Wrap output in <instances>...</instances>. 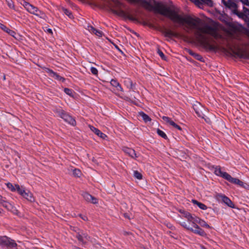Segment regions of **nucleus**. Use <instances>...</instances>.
Wrapping results in <instances>:
<instances>
[{
    "instance_id": "obj_5",
    "label": "nucleus",
    "mask_w": 249,
    "mask_h": 249,
    "mask_svg": "<svg viewBox=\"0 0 249 249\" xmlns=\"http://www.w3.org/2000/svg\"><path fill=\"white\" fill-rule=\"evenodd\" d=\"M60 116L65 122L70 124L72 125H76L75 120L69 114H68L64 110H61L60 113Z\"/></svg>"
},
{
    "instance_id": "obj_28",
    "label": "nucleus",
    "mask_w": 249,
    "mask_h": 249,
    "mask_svg": "<svg viewBox=\"0 0 249 249\" xmlns=\"http://www.w3.org/2000/svg\"><path fill=\"white\" fill-rule=\"evenodd\" d=\"M81 174V171L78 169H74L73 170V174L75 177H79Z\"/></svg>"
},
{
    "instance_id": "obj_47",
    "label": "nucleus",
    "mask_w": 249,
    "mask_h": 249,
    "mask_svg": "<svg viewBox=\"0 0 249 249\" xmlns=\"http://www.w3.org/2000/svg\"><path fill=\"white\" fill-rule=\"evenodd\" d=\"M168 124H169L173 126L175 123L171 120Z\"/></svg>"
},
{
    "instance_id": "obj_23",
    "label": "nucleus",
    "mask_w": 249,
    "mask_h": 249,
    "mask_svg": "<svg viewBox=\"0 0 249 249\" xmlns=\"http://www.w3.org/2000/svg\"><path fill=\"white\" fill-rule=\"evenodd\" d=\"M140 116L142 117V119L146 123L148 122H150L151 120V118L149 117V116L147 115V114H146L145 113H144L143 112H141L140 113Z\"/></svg>"
},
{
    "instance_id": "obj_31",
    "label": "nucleus",
    "mask_w": 249,
    "mask_h": 249,
    "mask_svg": "<svg viewBox=\"0 0 249 249\" xmlns=\"http://www.w3.org/2000/svg\"><path fill=\"white\" fill-rule=\"evenodd\" d=\"M90 71L93 75H97L98 74V71L97 69L95 67H91L90 68Z\"/></svg>"
},
{
    "instance_id": "obj_12",
    "label": "nucleus",
    "mask_w": 249,
    "mask_h": 249,
    "mask_svg": "<svg viewBox=\"0 0 249 249\" xmlns=\"http://www.w3.org/2000/svg\"><path fill=\"white\" fill-rule=\"evenodd\" d=\"M221 2L226 7L236 11L237 8V5L232 0H228V1L222 0Z\"/></svg>"
},
{
    "instance_id": "obj_10",
    "label": "nucleus",
    "mask_w": 249,
    "mask_h": 249,
    "mask_svg": "<svg viewBox=\"0 0 249 249\" xmlns=\"http://www.w3.org/2000/svg\"><path fill=\"white\" fill-rule=\"evenodd\" d=\"M162 33L165 37L169 38H172L173 37L178 38L180 36V35L179 33L174 32L170 29H165L163 31Z\"/></svg>"
},
{
    "instance_id": "obj_36",
    "label": "nucleus",
    "mask_w": 249,
    "mask_h": 249,
    "mask_svg": "<svg viewBox=\"0 0 249 249\" xmlns=\"http://www.w3.org/2000/svg\"><path fill=\"white\" fill-rule=\"evenodd\" d=\"M88 30L92 33H94V32L96 31V29L94 28L93 27H92V26H88Z\"/></svg>"
},
{
    "instance_id": "obj_40",
    "label": "nucleus",
    "mask_w": 249,
    "mask_h": 249,
    "mask_svg": "<svg viewBox=\"0 0 249 249\" xmlns=\"http://www.w3.org/2000/svg\"><path fill=\"white\" fill-rule=\"evenodd\" d=\"M7 3H8V5L9 7L10 8H14V5L12 0H10V1H7Z\"/></svg>"
},
{
    "instance_id": "obj_6",
    "label": "nucleus",
    "mask_w": 249,
    "mask_h": 249,
    "mask_svg": "<svg viewBox=\"0 0 249 249\" xmlns=\"http://www.w3.org/2000/svg\"><path fill=\"white\" fill-rule=\"evenodd\" d=\"M217 198L218 200H221L224 203L230 208H234L235 207L231 200L225 195L218 194L217 196Z\"/></svg>"
},
{
    "instance_id": "obj_38",
    "label": "nucleus",
    "mask_w": 249,
    "mask_h": 249,
    "mask_svg": "<svg viewBox=\"0 0 249 249\" xmlns=\"http://www.w3.org/2000/svg\"><path fill=\"white\" fill-rule=\"evenodd\" d=\"M240 1L244 5L249 7V0H240Z\"/></svg>"
},
{
    "instance_id": "obj_7",
    "label": "nucleus",
    "mask_w": 249,
    "mask_h": 249,
    "mask_svg": "<svg viewBox=\"0 0 249 249\" xmlns=\"http://www.w3.org/2000/svg\"><path fill=\"white\" fill-rule=\"evenodd\" d=\"M199 8H202L204 4H205L209 7L213 6V3L212 0H191Z\"/></svg>"
},
{
    "instance_id": "obj_18",
    "label": "nucleus",
    "mask_w": 249,
    "mask_h": 249,
    "mask_svg": "<svg viewBox=\"0 0 249 249\" xmlns=\"http://www.w3.org/2000/svg\"><path fill=\"white\" fill-rule=\"evenodd\" d=\"M192 202L194 204L197 205V206L201 210H205L207 209V207L206 205H205L203 203L197 201L196 200L193 199Z\"/></svg>"
},
{
    "instance_id": "obj_16",
    "label": "nucleus",
    "mask_w": 249,
    "mask_h": 249,
    "mask_svg": "<svg viewBox=\"0 0 249 249\" xmlns=\"http://www.w3.org/2000/svg\"><path fill=\"white\" fill-rule=\"evenodd\" d=\"M0 28L1 29H2L3 31L6 32V33H8L10 36L15 37V36L16 35V33L15 31L9 29L7 27H6L5 25L3 24H1Z\"/></svg>"
},
{
    "instance_id": "obj_32",
    "label": "nucleus",
    "mask_w": 249,
    "mask_h": 249,
    "mask_svg": "<svg viewBox=\"0 0 249 249\" xmlns=\"http://www.w3.org/2000/svg\"><path fill=\"white\" fill-rule=\"evenodd\" d=\"M76 238H77V239L80 241V242H85V241L84 240L83 237V235H82V234H80V233H78L77 235H76Z\"/></svg>"
},
{
    "instance_id": "obj_39",
    "label": "nucleus",
    "mask_w": 249,
    "mask_h": 249,
    "mask_svg": "<svg viewBox=\"0 0 249 249\" xmlns=\"http://www.w3.org/2000/svg\"><path fill=\"white\" fill-rule=\"evenodd\" d=\"M180 225L184 227V228L187 229L188 230V228H189V226H188L187 223L185 222H182L180 223Z\"/></svg>"
},
{
    "instance_id": "obj_19",
    "label": "nucleus",
    "mask_w": 249,
    "mask_h": 249,
    "mask_svg": "<svg viewBox=\"0 0 249 249\" xmlns=\"http://www.w3.org/2000/svg\"><path fill=\"white\" fill-rule=\"evenodd\" d=\"M0 203L2 205V206L7 209H9L11 207V205L5 199V198L1 199Z\"/></svg>"
},
{
    "instance_id": "obj_2",
    "label": "nucleus",
    "mask_w": 249,
    "mask_h": 249,
    "mask_svg": "<svg viewBox=\"0 0 249 249\" xmlns=\"http://www.w3.org/2000/svg\"><path fill=\"white\" fill-rule=\"evenodd\" d=\"M23 6L29 13L34 14L41 18L45 19L46 16L45 14L42 11L39 10L36 7L26 1H23L22 3Z\"/></svg>"
},
{
    "instance_id": "obj_27",
    "label": "nucleus",
    "mask_w": 249,
    "mask_h": 249,
    "mask_svg": "<svg viewBox=\"0 0 249 249\" xmlns=\"http://www.w3.org/2000/svg\"><path fill=\"white\" fill-rule=\"evenodd\" d=\"M64 91L67 95H69L70 96H73V91L71 89L65 88Z\"/></svg>"
},
{
    "instance_id": "obj_4",
    "label": "nucleus",
    "mask_w": 249,
    "mask_h": 249,
    "mask_svg": "<svg viewBox=\"0 0 249 249\" xmlns=\"http://www.w3.org/2000/svg\"><path fill=\"white\" fill-rule=\"evenodd\" d=\"M196 218H198V217L194 216L192 220H190L189 222L192 224V226L194 228L193 229L192 227H189V228H188V230L191 231L193 232H194L195 234H198L199 235L204 236L206 235V233L203 230L201 229L197 224V222L194 221V220H195Z\"/></svg>"
},
{
    "instance_id": "obj_8",
    "label": "nucleus",
    "mask_w": 249,
    "mask_h": 249,
    "mask_svg": "<svg viewBox=\"0 0 249 249\" xmlns=\"http://www.w3.org/2000/svg\"><path fill=\"white\" fill-rule=\"evenodd\" d=\"M193 107L198 117L202 118H204V114L202 110L203 107L201 104L196 102V103L193 105Z\"/></svg>"
},
{
    "instance_id": "obj_49",
    "label": "nucleus",
    "mask_w": 249,
    "mask_h": 249,
    "mask_svg": "<svg viewBox=\"0 0 249 249\" xmlns=\"http://www.w3.org/2000/svg\"><path fill=\"white\" fill-rule=\"evenodd\" d=\"M124 216L126 218H129L128 216V214L127 213H124Z\"/></svg>"
},
{
    "instance_id": "obj_29",
    "label": "nucleus",
    "mask_w": 249,
    "mask_h": 249,
    "mask_svg": "<svg viewBox=\"0 0 249 249\" xmlns=\"http://www.w3.org/2000/svg\"><path fill=\"white\" fill-rule=\"evenodd\" d=\"M63 11L64 12V13H65V14H66L67 16H68L70 18H72V13H71V12L70 11H69V10L67 9H63Z\"/></svg>"
},
{
    "instance_id": "obj_3",
    "label": "nucleus",
    "mask_w": 249,
    "mask_h": 249,
    "mask_svg": "<svg viewBox=\"0 0 249 249\" xmlns=\"http://www.w3.org/2000/svg\"><path fill=\"white\" fill-rule=\"evenodd\" d=\"M0 246L3 249H13L17 247V244L15 240L3 236L0 237Z\"/></svg>"
},
{
    "instance_id": "obj_34",
    "label": "nucleus",
    "mask_w": 249,
    "mask_h": 249,
    "mask_svg": "<svg viewBox=\"0 0 249 249\" xmlns=\"http://www.w3.org/2000/svg\"><path fill=\"white\" fill-rule=\"evenodd\" d=\"M82 235H83V237L84 239V240L86 241V240H89V236L86 233H83L82 232Z\"/></svg>"
},
{
    "instance_id": "obj_24",
    "label": "nucleus",
    "mask_w": 249,
    "mask_h": 249,
    "mask_svg": "<svg viewBox=\"0 0 249 249\" xmlns=\"http://www.w3.org/2000/svg\"><path fill=\"white\" fill-rule=\"evenodd\" d=\"M157 134L160 136L161 137L164 138V139H167V136L166 134L162 130L160 129H157Z\"/></svg>"
},
{
    "instance_id": "obj_35",
    "label": "nucleus",
    "mask_w": 249,
    "mask_h": 249,
    "mask_svg": "<svg viewBox=\"0 0 249 249\" xmlns=\"http://www.w3.org/2000/svg\"><path fill=\"white\" fill-rule=\"evenodd\" d=\"M158 54H159V55L160 56V57L163 60H165V56L164 54V53H163V52L160 51V50H158Z\"/></svg>"
},
{
    "instance_id": "obj_1",
    "label": "nucleus",
    "mask_w": 249,
    "mask_h": 249,
    "mask_svg": "<svg viewBox=\"0 0 249 249\" xmlns=\"http://www.w3.org/2000/svg\"><path fill=\"white\" fill-rule=\"evenodd\" d=\"M214 174L219 177H221L224 179H226L231 183L234 184L238 185L239 186L246 188L247 184L244 183L238 178H232L230 174L226 172H223L221 170V168L219 166H216L214 168Z\"/></svg>"
},
{
    "instance_id": "obj_37",
    "label": "nucleus",
    "mask_w": 249,
    "mask_h": 249,
    "mask_svg": "<svg viewBox=\"0 0 249 249\" xmlns=\"http://www.w3.org/2000/svg\"><path fill=\"white\" fill-rule=\"evenodd\" d=\"M95 35H96V36H102V32L100 31V30H98L97 29H96V31L94 32V33H93Z\"/></svg>"
},
{
    "instance_id": "obj_44",
    "label": "nucleus",
    "mask_w": 249,
    "mask_h": 249,
    "mask_svg": "<svg viewBox=\"0 0 249 249\" xmlns=\"http://www.w3.org/2000/svg\"><path fill=\"white\" fill-rule=\"evenodd\" d=\"M187 52L189 53V54H190L191 55H192V56L194 57L195 56V53H194L193 51L190 50V49H188L187 50Z\"/></svg>"
},
{
    "instance_id": "obj_9",
    "label": "nucleus",
    "mask_w": 249,
    "mask_h": 249,
    "mask_svg": "<svg viewBox=\"0 0 249 249\" xmlns=\"http://www.w3.org/2000/svg\"><path fill=\"white\" fill-rule=\"evenodd\" d=\"M81 195L84 199L88 202H90L94 204L98 203V199L87 192H83Z\"/></svg>"
},
{
    "instance_id": "obj_25",
    "label": "nucleus",
    "mask_w": 249,
    "mask_h": 249,
    "mask_svg": "<svg viewBox=\"0 0 249 249\" xmlns=\"http://www.w3.org/2000/svg\"><path fill=\"white\" fill-rule=\"evenodd\" d=\"M16 188L18 191V192L22 196H23L25 191L23 189L20 187V186L18 185H16Z\"/></svg>"
},
{
    "instance_id": "obj_33",
    "label": "nucleus",
    "mask_w": 249,
    "mask_h": 249,
    "mask_svg": "<svg viewBox=\"0 0 249 249\" xmlns=\"http://www.w3.org/2000/svg\"><path fill=\"white\" fill-rule=\"evenodd\" d=\"M7 186L12 191H16V188H15L12 183H8L7 184Z\"/></svg>"
},
{
    "instance_id": "obj_43",
    "label": "nucleus",
    "mask_w": 249,
    "mask_h": 249,
    "mask_svg": "<svg viewBox=\"0 0 249 249\" xmlns=\"http://www.w3.org/2000/svg\"><path fill=\"white\" fill-rule=\"evenodd\" d=\"M243 11H244V13L245 14L249 16V9H248L245 7H243Z\"/></svg>"
},
{
    "instance_id": "obj_42",
    "label": "nucleus",
    "mask_w": 249,
    "mask_h": 249,
    "mask_svg": "<svg viewBox=\"0 0 249 249\" xmlns=\"http://www.w3.org/2000/svg\"><path fill=\"white\" fill-rule=\"evenodd\" d=\"M234 13H235L239 18H243L245 16L244 14L243 13H237L236 12V11H234Z\"/></svg>"
},
{
    "instance_id": "obj_13",
    "label": "nucleus",
    "mask_w": 249,
    "mask_h": 249,
    "mask_svg": "<svg viewBox=\"0 0 249 249\" xmlns=\"http://www.w3.org/2000/svg\"><path fill=\"white\" fill-rule=\"evenodd\" d=\"M123 150L126 154H127L133 159H136L138 157L135 151L132 148L124 147Z\"/></svg>"
},
{
    "instance_id": "obj_41",
    "label": "nucleus",
    "mask_w": 249,
    "mask_h": 249,
    "mask_svg": "<svg viewBox=\"0 0 249 249\" xmlns=\"http://www.w3.org/2000/svg\"><path fill=\"white\" fill-rule=\"evenodd\" d=\"M162 119L166 122L169 123V122L171 120V119L168 117H167V116H163L162 117Z\"/></svg>"
},
{
    "instance_id": "obj_14",
    "label": "nucleus",
    "mask_w": 249,
    "mask_h": 249,
    "mask_svg": "<svg viewBox=\"0 0 249 249\" xmlns=\"http://www.w3.org/2000/svg\"><path fill=\"white\" fill-rule=\"evenodd\" d=\"M90 129L95 134L103 139H105L107 137L106 134L102 133L100 130L93 126H92Z\"/></svg>"
},
{
    "instance_id": "obj_45",
    "label": "nucleus",
    "mask_w": 249,
    "mask_h": 249,
    "mask_svg": "<svg viewBox=\"0 0 249 249\" xmlns=\"http://www.w3.org/2000/svg\"><path fill=\"white\" fill-rule=\"evenodd\" d=\"M79 216L84 221H87L88 218L87 216L82 215V214H79Z\"/></svg>"
},
{
    "instance_id": "obj_30",
    "label": "nucleus",
    "mask_w": 249,
    "mask_h": 249,
    "mask_svg": "<svg viewBox=\"0 0 249 249\" xmlns=\"http://www.w3.org/2000/svg\"><path fill=\"white\" fill-rule=\"evenodd\" d=\"M195 59H196L197 60H199L201 62L204 61V59L202 57V56L198 53H196L195 54V56L194 57Z\"/></svg>"
},
{
    "instance_id": "obj_22",
    "label": "nucleus",
    "mask_w": 249,
    "mask_h": 249,
    "mask_svg": "<svg viewBox=\"0 0 249 249\" xmlns=\"http://www.w3.org/2000/svg\"><path fill=\"white\" fill-rule=\"evenodd\" d=\"M22 196L30 201H33V200L34 199L32 196V194L29 191H25Z\"/></svg>"
},
{
    "instance_id": "obj_48",
    "label": "nucleus",
    "mask_w": 249,
    "mask_h": 249,
    "mask_svg": "<svg viewBox=\"0 0 249 249\" xmlns=\"http://www.w3.org/2000/svg\"><path fill=\"white\" fill-rule=\"evenodd\" d=\"M47 31V32L49 33H50V34L53 33V31H52V29H48Z\"/></svg>"
},
{
    "instance_id": "obj_17",
    "label": "nucleus",
    "mask_w": 249,
    "mask_h": 249,
    "mask_svg": "<svg viewBox=\"0 0 249 249\" xmlns=\"http://www.w3.org/2000/svg\"><path fill=\"white\" fill-rule=\"evenodd\" d=\"M194 221L197 222V224H199L201 227H205L206 228H210V226L203 220L199 218H196Z\"/></svg>"
},
{
    "instance_id": "obj_21",
    "label": "nucleus",
    "mask_w": 249,
    "mask_h": 249,
    "mask_svg": "<svg viewBox=\"0 0 249 249\" xmlns=\"http://www.w3.org/2000/svg\"><path fill=\"white\" fill-rule=\"evenodd\" d=\"M124 83L127 88L129 89H132L133 88L132 81L130 79H125L124 81Z\"/></svg>"
},
{
    "instance_id": "obj_26",
    "label": "nucleus",
    "mask_w": 249,
    "mask_h": 249,
    "mask_svg": "<svg viewBox=\"0 0 249 249\" xmlns=\"http://www.w3.org/2000/svg\"><path fill=\"white\" fill-rule=\"evenodd\" d=\"M134 177L138 179H141L142 176L141 173L136 170L134 171Z\"/></svg>"
},
{
    "instance_id": "obj_11",
    "label": "nucleus",
    "mask_w": 249,
    "mask_h": 249,
    "mask_svg": "<svg viewBox=\"0 0 249 249\" xmlns=\"http://www.w3.org/2000/svg\"><path fill=\"white\" fill-rule=\"evenodd\" d=\"M46 72L49 74L50 76L57 80L62 82H64L65 81V78L64 77L60 76L58 73L53 71L52 70L46 69Z\"/></svg>"
},
{
    "instance_id": "obj_15",
    "label": "nucleus",
    "mask_w": 249,
    "mask_h": 249,
    "mask_svg": "<svg viewBox=\"0 0 249 249\" xmlns=\"http://www.w3.org/2000/svg\"><path fill=\"white\" fill-rule=\"evenodd\" d=\"M110 84L112 86L115 87L117 90L121 91H123V89L121 85L116 80L112 79L110 81Z\"/></svg>"
},
{
    "instance_id": "obj_46",
    "label": "nucleus",
    "mask_w": 249,
    "mask_h": 249,
    "mask_svg": "<svg viewBox=\"0 0 249 249\" xmlns=\"http://www.w3.org/2000/svg\"><path fill=\"white\" fill-rule=\"evenodd\" d=\"M174 127L178 129V130H181V128L180 126L178 125L177 124H175L173 126Z\"/></svg>"
},
{
    "instance_id": "obj_20",
    "label": "nucleus",
    "mask_w": 249,
    "mask_h": 249,
    "mask_svg": "<svg viewBox=\"0 0 249 249\" xmlns=\"http://www.w3.org/2000/svg\"><path fill=\"white\" fill-rule=\"evenodd\" d=\"M180 213H182L183 214V216L187 219L188 221H189L190 220H193V218L194 217L190 213L186 212L185 211H183L182 212L180 211Z\"/></svg>"
}]
</instances>
